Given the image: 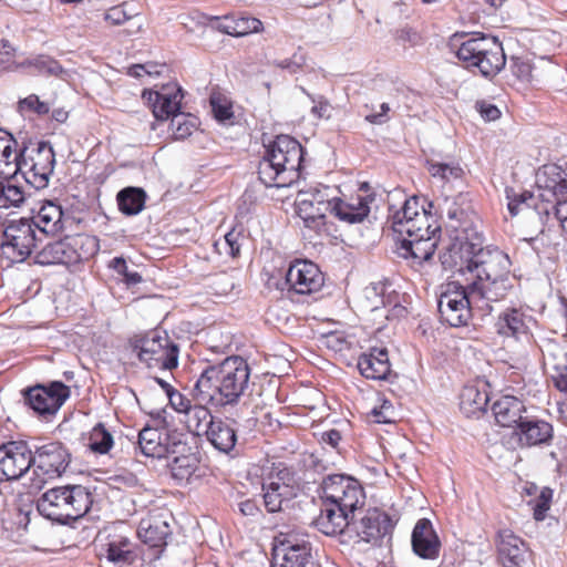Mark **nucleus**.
Here are the masks:
<instances>
[{
  "label": "nucleus",
  "instance_id": "nucleus-1",
  "mask_svg": "<svg viewBox=\"0 0 567 567\" xmlns=\"http://www.w3.org/2000/svg\"><path fill=\"white\" fill-rule=\"evenodd\" d=\"M482 244L481 235H475L474 240L458 238L450 243L440 255L443 268L464 276L467 284L512 275L509 257L498 248H484Z\"/></svg>",
  "mask_w": 567,
  "mask_h": 567
},
{
  "label": "nucleus",
  "instance_id": "nucleus-2",
  "mask_svg": "<svg viewBox=\"0 0 567 567\" xmlns=\"http://www.w3.org/2000/svg\"><path fill=\"white\" fill-rule=\"evenodd\" d=\"M250 388V367L239 355H230L221 362L204 369L195 382L192 395L198 402H212L216 408L238 404Z\"/></svg>",
  "mask_w": 567,
  "mask_h": 567
},
{
  "label": "nucleus",
  "instance_id": "nucleus-3",
  "mask_svg": "<svg viewBox=\"0 0 567 567\" xmlns=\"http://www.w3.org/2000/svg\"><path fill=\"white\" fill-rule=\"evenodd\" d=\"M303 147L289 135H278L267 146L258 164V177L266 187H289L301 175Z\"/></svg>",
  "mask_w": 567,
  "mask_h": 567
},
{
  "label": "nucleus",
  "instance_id": "nucleus-4",
  "mask_svg": "<svg viewBox=\"0 0 567 567\" xmlns=\"http://www.w3.org/2000/svg\"><path fill=\"white\" fill-rule=\"evenodd\" d=\"M449 45L466 69H476L485 78L497 75L506 64L503 44L493 35L455 33Z\"/></svg>",
  "mask_w": 567,
  "mask_h": 567
},
{
  "label": "nucleus",
  "instance_id": "nucleus-5",
  "mask_svg": "<svg viewBox=\"0 0 567 567\" xmlns=\"http://www.w3.org/2000/svg\"><path fill=\"white\" fill-rule=\"evenodd\" d=\"M92 494L83 485H61L49 488L35 501L38 513L59 525H70L82 518L92 506Z\"/></svg>",
  "mask_w": 567,
  "mask_h": 567
},
{
  "label": "nucleus",
  "instance_id": "nucleus-6",
  "mask_svg": "<svg viewBox=\"0 0 567 567\" xmlns=\"http://www.w3.org/2000/svg\"><path fill=\"white\" fill-rule=\"evenodd\" d=\"M19 154L14 156L16 171L21 173L24 181L35 189L48 186L55 166V154L47 141L20 137Z\"/></svg>",
  "mask_w": 567,
  "mask_h": 567
},
{
  "label": "nucleus",
  "instance_id": "nucleus-7",
  "mask_svg": "<svg viewBox=\"0 0 567 567\" xmlns=\"http://www.w3.org/2000/svg\"><path fill=\"white\" fill-rule=\"evenodd\" d=\"M99 240L94 236L74 235L47 244L34 256L41 266L63 265L75 267L90 260L99 251Z\"/></svg>",
  "mask_w": 567,
  "mask_h": 567
},
{
  "label": "nucleus",
  "instance_id": "nucleus-8",
  "mask_svg": "<svg viewBox=\"0 0 567 567\" xmlns=\"http://www.w3.org/2000/svg\"><path fill=\"white\" fill-rule=\"evenodd\" d=\"M130 347L148 369L173 370L178 365V346L165 331L151 330L130 339Z\"/></svg>",
  "mask_w": 567,
  "mask_h": 567
},
{
  "label": "nucleus",
  "instance_id": "nucleus-9",
  "mask_svg": "<svg viewBox=\"0 0 567 567\" xmlns=\"http://www.w3.org/2000/svg\"><path fill=\"white\" fill-rule=\"evenodd\" d=\"M535 183L540 202L554 210L567 234V173L558 165H544L537 171Z\"/></svg>",
  "mask_w": 567,
  "mask_h": 567
},
{
  "label": "nucleus",
  "instance_id": "nucleus-10",
  "mask_svg": "<svg viewBox=\"0 0 567 567\" xmlns=\"http://www.w3.org/2000/svg\"><path fill=\"white\" fill-rule=\"evenodd\" d=\"M71 452L59 441H51L31 449L33 486H42L51 480L61 477L71 463Z\"/></svg>",
  "mask_w": 567,
  "mask_h": 567
},
{
  "label": "nucleus",
  "instance_id": "nucleus-11",
  "mask_svg": "<svg viewBox=\"0 0 567 567\" xmlns=\"http://www.w3.org/2000/svg\"><path fill=\"white\" fill-rule=\"evenodd\" d=\"M475 307L477 308V302L475 298H472L468 284H447L437 300L442 321L454 328L466 326L472 318V309Z\"/></svg>",
  "mask_w": 567,
  "mask_h": 567
},
{
  "label": "nucleus",
  "instance_id": "nucleus-12",
  "mask_svg": "<svg viewBox=\"0 0 567 567\" xmlns=\"http://www.w3.org/2000/svg\"><path fill=\"white\" fill-rule=\"evenodd\" d=\"M322 501L354 515V512L364 504L363 487L352 476L331 474L323 478L321 484Z\"/></svg>",
  "mask_w": 567,
  "mask_h": 567
},
{
  "label": "nucleus",
  "instance_id": "nucleus-13",
  "mask_svg": "<svg viewBox=\"0 0 567 567\" xmlns=\"http://www.w3.org/2000/svg\"><path fill=\"white\" fill-rule=\"evenodd\" d=\"M35 228L31 219H11L4 227L1 255L11 262H22L35 247Z\"/></svg>",
  "mask_w": 567,
  "mask_h": 567
},
{
  "label": "nucleus",
  "instance_id": "nucleus-14",
  "mask_svg": "<svg viewBox=\"0 0 567 567\" xmlns=\"http://www.w3.org/2000/svg\"><path fill=\"white\" fill-rule=\"evenodd\" d=\"M394 528V522L384 511L372 507L368 508L360 519L353 516L348 528V539L343 543H371L377 544L388 535H391Z\"/></svg>",
  "mask_w": 567,
  "mask_h": 567
},
{
  "label": "nucleus",
  "instance_id": "nucleus-15",
  "mask_svg": "<svg viewBox=\"0 0 567 567\" xmlns=\"http://www.w3.org/2000/svg\"><path fill=\"white\" fill-rule=\"evenodd\" d=\"M323 284L324 276L315 262L297 259L290 264L277 288L288 293L311 295L321 290Z\"/></svg>",
  "mask_w": 567,
  "mask_h": 567
},
{
  "label": "nucleus",
  "instance_id": "nucleus-16",
  "mask_svg": "<svg viewBox=\"0 0 567 567\" xmlns=\"http://www.w3.org/2000/svg\"><path fill=\"white\" fill-rule=\"evenodd\" d=\"M24 404L39 416L54 415L70 396V389L61 381L48 386L37 384L22 390Z\"/></svg>",
  "mask_w": 567,
  "mask_h": 567
},
{
  "label": "nucleus",
  "instance_id": "nucleus-17",
  "mask_svg": "<svg viewBox=\"0 0 567 567\" xmlns=\"http://www.w3.org/2000/svg\"><path fill=\"white\" fill-rule=\"evenodd\" d=\"M31 465V447L27 442L10 441L0 446V482L20 478Z\"/></svg>",
  "mask_w": 567,
  "mask_h": 567
},
{
  "label": "nucleus",
  "instance_id": "nucleus-18",
  "mask_svg": "<svg viewBox=\"0 0 567 567\" xmlns=\"http://www.w3.org/2000/svg\"><path fill=\"white\" fill-rule=\"evenodd\" d=\"M271 567H318L311 554V544L292 536L275 546Z\"/></svg>",
  "mask_w": 567,
  "mask_h": 567
},
{
  "label": "nucleus",
  "instance_id": "nucleus-19",
  "mask_svg": "<svg viewBox=\"0 0 567 567\" xmlns=\"http://www.w3.org/2000/svg\"><path fill=\"white\" fill-rule=\"evenodd\" d=\"M516 278L514 275L495 278V280H472L468 286L472 291V298H475L477 308L491 311V302H497L506 298L514 288Z\"/></svg>",
  "mask_w": 567,
  "mask_h": 567
},
{
  "label": "nucleus",
  "instance_id": "nucleus-20",
  "mask_svg": "<svg viewBox=\"0 0 567 567\" xmlns=\"http://www.w3.org/2000/svg\"><path fill=\"white\" fill-rule=\"evenodd\" d=\"M458 198H445L443 212L446 215V228L451 233V243H455L458 238L465 240H474L475 235H480L473 228V220L467 208L463 207Z\"/></svg>",
  "mask_w": 567,
  "mask_h": 567
},
{
  "label": "nucleus",
  "instance_id": "nucleus-21",
  "mask_svg": "<svg viewBox=\"0 0 567 567\" xmlns=\"http://www.w3.org/2000/svg\"><path fill=\"white\" fill-rule=\"evenodd\" d=\"M182 443L173 439L168 432L144 427L138 433V446L141 452L148 457L163 458L178 452Z\"/></svg>",
  "mask_w": 567,
  "mask_h": 567
},
{
  "label": "nucleus",
  "instance_id": "nucleus-22",
  "mask_svg": "<svg viewBox=\"0 0 567 567\" xmlns=\"http://www.w3.org/2000/svg\"><path fill=\"white\" fill-rule=\"evenodd\" d=\"M515 434L522 447L549 446L554 439V426L545 420L527 415L518 423Z\"/></svg>",
  "mask_w": 567,
  "mask_h": 567
},
{
  "label": "nucleus",
  "instance_id": "nucleus-23",
  "mask_svg": "<svg viewBox=\"0 0 567 567\" xmlns=\"http://www.w3.org/2000/svg\"><path fill=\"white\" fill-rule=\"evenodd\" d=\"M146 95L152 103L153 114L157 120H172L173 116L182 114L183 93L177 84L165 85L161 91L144 92L143 96Z\"/></svg>",
  "mask_w": 567,
  "mask_h": 567
},
{
  "label": "nucleus",
  "instance_id": "nucleus-24",
  "mask_svg": "<svg viewBox=\"0 0 567 567\" xmlns=\"http://www.w3.org/2000/svg\"><path fill=\"white\" fill-rule=\"evenodd\" d=\"M497 555L503 567H524L528 560V547L511 529H503L497 535Z\"/></svg>",
  "mask_w": 567,
  "mask_h": 567
},
{
  "label": "nucleus",
  "instance_id": "nucleus-25",
  "mask_svg": "<svg viewBox=\"0 0 567 567\" xmlns=\"http://www.w3.org/2000/svg\"><path fill=\"white\" fill-rule=\"evenodd\" d=\"M352 519L353 515L323 501L320 515L315 519L313 524L322 534L327 536L340 535L343 542L348 539V528Z\"/></svg>",
  "mask_w": 567,
  "mask_h": 567
},
{
  "label": "nucleus",
  "instance_id": "nucleus-26",
  "mask_svg": "<svg viewBox=\"0 0 567 567\" xmlns=\"http://www.w3.org/2000/svg\"><path fill=\"white\" fill-rule=\"evenodd\" d=\"M412 549L422 559H436L440 556L441 542L427 518L416 522L411 536Z\"/></svg>",
  "mask_w": 567,
  "mask_h": 567
},
{
  "label": "nucleus",
  "instance_id": "nucleus-27",
  "mask_svg": "<svg viewBox=\"0 0 567 567\" xmlns=\"http://www.w3.org/2000/svg\"><path fill=\"white\" fill-rule=\"evenodd\" d=\"M102 550L105 558L116 567H130L137 558L135 544L121 534L107 535Z\"/></svg>",
  "mask_w": 567,
  "mask_h": 567
},
{
  "label": "nucleus",
  "instance_id": "nucleus-28",
  "mask_svg": "<svg viewBox=\"0 0 567 567\" xmlns=\"http://www.w3.org/2000/svg\"><path fill=\"white\" fill-rule=\"evenodd\" d=\"M357 367L367 379L384 380L391 371L389 353L385 348H372L358 358Z\"/></svg>",
  "mask_w": 567,
  "mask_h": 567
},
{
  "label": "nucleus",
  "instance_id": "nucleus-29",
  "mask_svg": "<svg viewBox=\"0 0 567 567\" xmlns=\"http://www.w3.org/2000/svg\"><path fill=\"white\" fill-rule=\"evenodd\" d=\"M492 411L497 424L504 427L515 426V430L526 416L524 402L513 395H503L497 399L492 405Z\"/></svg>",
  "mask_w": 567,
  "mask_h": 567
},
{
  "label": "nucleus",
  "instance_id": "nucleus-30",
  "mask_svg": "<svg viewBox=\"0 0 567 567\" xmlns=\"http://www.w3.org/2000/svg\"><path fill=\"white\" fill-rule=\"evenodd\" d=\"M391 227L396 234L399 244H401V239L413 237L422 238V236L435 234L440 229L437 226L433 227V225L430 224V216L424 207H422L421 215H416V217L410 220L396 219L391 223Z\"/></svg>",
  "mask_w": 567,
  "mask_h": 567
},
{
  "label": "nucleus",
  "instance_id": "nucleus-31",
  "mask_svg": "<svg viewBox=\"0 0 567 567\" xmlns=\"http://www.w3.org/2000/svg\"><path fill=\"white\" fill-rule=\"evenodd\" d=\"M234 423L235 422H229L227 420L216 419L205 434L207 441L217 451L227 455H230L235 450L237 442V430L235 429Z\"/></svg>",
  "mask_w": 567,
  "mask_h": 567
},
{
  "label": "nucleus",
  "instance_id": "nucleus-32",
  "mask_svg": "<svg viewBox=\"0 0 567 567\" xmlns=\"http://www.w3.org/2000/svg\"><path fill=\"white\" fill-rule=\"evenodd\" d=\"M435 234H427L422 238H404L399 244V254L403 258H412L413 260L422 264L431 259L435 251L436 243L434 240Z\"/></svg>",
  "mask_w": 567,
  "mask_h": 567
},
{
  "label": "nucleus",
  "instance_id": "nucleus-33",
  "mask_svg": "<svg viewBox=\"0 0 567 567\" xmlns=\"http://www.w3.org/2000/svg\"><path fill=\"white\" fill-rule=\"evenodd\" d=\"M372 198L369 196H358L357 198L351 199L349 203L337 198L334 206H332L331 214H333L340 220L347 221L349 224L361 223L365 217H368L370 213L369 204Z\"/></svg>",
  "mask_w": 567,
  "mask_h": 567
},
{
  "label": "nucleus",
  "instance_id": "nucleus-34",
  "mask_svg": "<svg viewBox=\"0 0 567 567\" xmlns=\"http://www.w3.org/2000/svg\"><path fill=\"white\" fill-rule=\"evenodd\" d=\"M31 221L34 228L47 235H56L64 228L62 208L53 202L44 203Z\"/></svg>",
  "mask_w": 567,
  "mask_h": 567
},
{
  "label": "nucleus",
  "instance_id": "nucleus-35",
  "mask_svg": "<svg viewBox=\"0 0 567 567\" xmlns=\"http://www.w3.org/2000/svg\"><path fill=\"white\" fill-rule=\"evenodd\" d=\"M496 331L505 337L518 339L528 333V324L525 313L516 308H511L502 312L496 322Z\"/></svg>",
  "mask_w": 567,
  "mask_h": 567
},
{
  "label": "nucleus",
  "instance_id": "nucleus-36",
  "mask_svg": "<svg viewBox=\"0 0 567 567\" xmlns=\"http://www.w3.org/2000/svg\"><path fill=\"white\" fill-rule=\"evenodd\" d=\"M169 534V525L159 518L142 519L137 528V535L141 540L151 547L166 545V538Z\"/></svg>",
  "mask_w": 567,
  "mask_h": 567
},
{
  "label": "nucleus",
  "instance_id": "nucleus-37",
  "mask_svg": "<svg viewBox=\"0 0 567 567\" xmlns=\"http://www.w3.org/2000/svg\"><path fill=\"white\" fill-rule=\"evenodd\" d=\"M295 206L298 216L303 220L307 228L320 230L326 225L327 213L319 210V206L306 193H298Z\"/></svg>",
  "mask_w": 567,
  "mask_h": 567
},
{
  "label": "nucleus",
  "instance_id": "nucleus-38",
  "mask_svg": "<svg viewBox=\"0 0 567 567\" xmlns=\"http://www.w3.org/2000/svg\"><path fill=\"white\" fill-rule=\"evenodd\" d=\"M213 20L216 22V29L233 37H244L258 32L262 28L261 21L252 17H240L238 19L214 17Z\"/></svg>",
  "mask_w": 567,
  "mask_h": 567
},
{
  "label": "nucleus",
  "instance_id": "nucleus-39",
  "mask_svg": "<svg viewBox=\"0 0 567 567\" xmlns=\"http://www.w3.org/2000/svg\"><path fill=\"white\" fill-rule=\"evenodd\" d=\"M488 393L477 385H465L460 394V409L466 416H474L486 411Z\"/></svg>",
  "mask_w": 567,
  "mask_h": 567
},
{
  "label": "nucleus",
  "instance_id": "nucleus-40",
  "mask_svg": "<svg viewBox=\"0 0 567 567\" xmlns=\"http://www.w3.org/2000/svg\"><path fill=\"white\" fill-rule=\"evenodd\" d=\"M206 404H212V402L196 401L185 414V424L188 431L197 436L205 435L216 420Z\"/></svg>",
  "mask_w": 567,
  "mask_h": 567
},
{
  "label": "nucleus",
  "instance_id": "nucleus-41",
  "mask_svg": "<svg viewBox=\"0 0 567 567\" xmlns=\"http://www.w3.org/2000/svg\"><path fill=\"white\" fill-rule=\"evenodd\" d=\"M172 477L178 485L189 484L193 478H198L196 474L199 470V460L194 454L175 456L169 463Z\"/></svg>",
  "mask_w": 567,
  "mask_h": 567
},
{
  "label": "nucleus",
  "instance_id": "nucleus-42",
  "mask_svg": "<svg viewBox=\"0 0 567 567\" xmlns=\"http://www.w3.org/2000/svg\"><path fill=\"white\" fill-rule=\"evenodd\" d=\"M146 198V192L135 186L125 187L116 195L118 209L126 216L140 214L145 207Z\"/></svg>",
  "mask_w": 567,
  "mask_h": 567
},
{
  "label": "nucleus",
  "instance_id": "nucleus-43",
  "mask_svg": "<svg viewBox=\"0 0 567 567\" xmlns=\"http://www.w3.org/2000/svg\"><path fill=\"white\" fill-rule=\"evenodd\" d=\"M262 492L264 505L269 513L279 512L282 503L295 495V491L289 489L282 482H264Z\"/></svg>",
  "mask_w": 567,
  "mask_h": 567
},
{
  "label": "nucleus",
  "instance_id": "nucleus-44",
  "mask_svg": "<svg viewBox=\"0 0 567 567\" xmlns=\"http://www.w3.org/2000/svg\"><path fill=\"white\" fill-rule=\"evenodd\" d=\"M426 168L433 178L443 183L462 181L465 175L463 167L457 162H437L427 159Z\"/></svg>",
  "mask_w": 567,
  "mask_h": 567
},
{
  "label": "nucleus",
  "instance_id": "nucleus-45",
  "mask_svg": "<svg viewBox=\"0 0 567 567\" xmlns=\"http://www.w3.org/2000/svg\"><path fill=\"white\" fill-rule=\"evenodd\" d=\"M27 64L42 75L54 76L63 81H68L71 78V72L50 55L40 54L28 60Z\"/></svg>",
  "mask_w": 567,
  "mask_h": 567
},
{
  "label": "nucleus",
  "instance_id": "nucleus-46",
  "mask_svg": "<svg viewBox=\"0 0 567 567\" xmlns=\"http://www.w3.org/2000/svg\"><path fill=\"white\" fill-rule=\"evenodd\" d=\"M505 197L507 200V209L511 216L513 217L519 213L522 206L530 207L532 205H535V208L538 210V213H549V207L547 206V204L543 203L544 205L539 206L536 203H534L535 197L539 198L537 194L534 195L528 192L517 194L514 188L506 187Z\"/></svg>",
  "mask_w": 567,
  "mask_h": 567
},
{
  "label": "nucleus",
  "instance_id": "nucleus-47",
  "mask_svg": "<svg viewBox=\"0 0 567 567\" xmlns=\"http://www.w3.org/2000/svg\"><path fill=\"white\" fill-rule=\"evenodd\" d=\"M372 289H373L375 296L379 295V290H380L381 303H382L383 308L386 309V315H385L386 319L401 318L406 315V308L400 303V296L398 293L392 291V292H388V295L385 296V286L384 285L374 286Z\"/></svg>",
  "mask_w": 567,
  "mask_h": 567
},
{
  "label": "nucleus",
  "instance_id": "nucleus-48",
  "mask_svg": "<svg viewBox=\"0 0 567 567\" xmlns=\"http://www.w3.org/2000/svg\"><path fill=\"white\" fill-rule=\"evenodd\" d=\"M24 198L22 187L0 178V208L20 207Z\"/></svg>",
  "mask_w": 567,
  "mask_h": 567
},
{
  "label": "nucleus",
  "instance_id": "nucleus-49",
  "mask_svg": "<svg viewBox=\"0 0 567 567\" xmlns=\"http://www.w3.org/2000/svg\"><path fill=\"white\" fill-rule=\"evenodd\" d=\"M114 444L112 434L102 423H97L89 436V447L97 454H106Z\"/></svg>",
  "mask_w": 567,
  "mask_h": 567
},
{
  "label": "nucleus",
  "instance_id": "nucleus-50",
  "mask_svg": "<svg viewBox=\"0 0 567 567\" xmlns=\"http://www.w3.org/2000/svg\"><path fill=\"white\" fill-rule=\"evenodd\" d=\"M301 193H306L309 195V198L313 200L317 206H319V210L326 213H332V206L337 200L336 189L329 186L313 187L309 190H300Z\"/></svg>",
  "mask_w": 567,
  "mask_h": 567
},
{
  "label": "nucleus",
  "instance_id": "nucleus-51",
  "mask_svg": "<svg viewBox=\"0 0 567 567\" xmlns=\"http://www.w3.org/2000/svg\"><path fill=\"white\" fill-rule=\"evenodd\" d=\"M169 126L175 140H184L192 135L197 126V121L195 117L182 113L172 117Z\"/></svg>",
  "mask_w": 567,
  "mask_h": 567
},
{
  "label": "nucleus",
  "instance_id": "nucleus-52",
  "mask_svg": "<svg viewBox=\"0 0 567 567\" xmlns=\"http://www.w3.org/2000/svg\"><path fill=\"white\" fill-rule=\"evenodd\" d=\"M551 498L553 491L549 487H544L535 499L528 502L532 506L533 515L536 520H543L546 517V513L550 507Z\"/></svg>",
  "mask_w": 567,
  "mask_h": 567
},
{
  "label": "nucleus",
  "instance_id": "nucleus-53",
  "mask_svg": "<svg viewBox=\"0 0 567 567\" xmlns=\"http://www.w3.org/2000/svg\"><path fill=\"white\" fill-rule=\"evenodd\" d=\"M363 110L364 120L370 124L382 125L390 121L389 113L391 111V107L388 103H381L379 105V110H375L374 106H369L368 104H365L363 106Z\"/></svg>",
  "mask_w": 567,
  "mask_h": 567
},
{
  "label": "nucleus",
  "instance_id": "nucleus-54",
  "mask_svg": "<svg viewBox=\"0 0 567 567\" xmlns=\"http://www.w3.org/2000/svg\"><path fill=\"white\" fill-rule=\"evenodd\" d=\"M416 215H421V212L419 210V199L413 196L406 198L401 209L395 210L390 218L392 223L396 219L410 220L413 219V217H416Z\"/></svg>",
  "mask_w": 567,
  "mask_h": 567
},
{
  "label": "nucleus",
  "instance_id": "nucleus-55",
  "mask_svg": "<svg viewBox=\"0 0 567 567\" xmlns=\"http://www.w3.org/2000/svg\"><path fill=\"white\" fill-rule=\"evenodd\" d=\"M19 107L22 111L28 110L38 115H45L50 112V105L47 102L41 101L35 94H30L23 100H20Z\"/></svg>",
  "mask_w": 567,
  "mask_h": 567
},
{
  "label": "nucleus",
  "instance_id": "nucleus-56",
  "mask_svg": "<svg viewBox=\"0 0 567 567\" xmlns=\"http://www.w3.org/2000/svg\"><path fill=\"white\" fill-rule=\"evenodd\" d=\"M210 106L212 112L216 120L219 122H224L226 120H229L233 117L234 113L231 111V106L225 102L221 101L219 96L212 95L210 96Z\"/></svg>",
  "mask_w": 567,
  "mask_h": 567
},
{
  "label": "nucleus",
  "instance_id": "nucleus-57",
  "mask_svg": "<svg viewBox=\"0 0 567 567\" xmlns=\"http://www.w3.org/2000/svg\"><path fill=\"white\" fill-rule=\"evenodd\" d=\"M511 71L519 80H528L532 75L530 63L519 56H512Z\"/></svg>",
  "mask_w": 567,
  "mask_h": 567
},
{
  "label": "nucleus",
  "instance_id": "nucleus-58",
  "mask_svg": "<svg viewBox=\"0 0 567 567\" xmlns=\"http://www.w3.org/2000/svg\"><path fill=\"white\" fill-rule=\"evenodd\" d=\"M21 142L19 143L17 140H10L7 142H0V153L1 159L6 166H10L11 164L16 165V161L13 159L16 155L19 154V150L16 151L14 147L20 148Z\"/></svg>",
  "mask_w": 567,
  "mask_h": 567
},
{
  "label": "nucleus",
  "instance_id": "nucleus-59",
  "mask_svg": "<svg viewBox=\"0 0 567 567\" xmlns=\"http://www.w3.org/2000/svg\"><path fill=\"white\" fill-rule=\"evenodd\" d=\"M243 238L241 231L233 228L224 237V244L227 247V254L231 257L239 256L240 252V239Z\"/></svg>",
  "mask_w": 567,
  "mask_h": 567
},
{
  "label": "nucleus",
  "instance_id": "nucleus-60",
  "mask_svg": "<svg viewBox=\"0 0 567 567\" xmlns=\"http://www.w3.org/2000/svg\"><path fill=\"white\" fill-rule=\"evenodd\" d=\"M168 400L171 406L178 413H183L184 415L188 412V410L192 408V402L188 398H186L184 394H182L176 389L168 393Z\"/></svg>",
  "mask_w": 567,
  "mask_h": 567
},
{
  "label": "nucleus",
  "instance_id": "nucleus-61",
  "mask_svg": "<svg viewBox=\"0 0 567 567\" xmlns=\"http://www.w3.org/2000/svg\"><path fill=\"white\" fill-rule=\"evenodd\" d=\"M302 92H305L313 103V106L311 109V113L313 116H316L317 118L329 117L328 111L330 105L323 96L311 95L307 93L305 89H302Z\"/></svg>",
  "mask_w": 567,
  "mask_h": 567
},
{
  "label": "nucleus",
  "instance_id": "nucleus-62",
  "mask_svg": "<svg viewBox=\"0 0 567 567\" xmlns=\"http://www.w3.org/2000/svg\"><path fill=\"white\" fill-rule=\"evenodd\" d=\"M14 50L8 41L0 42V73L11 68L14 62Z\"/></svg>",
  "mask_w": 567,
  "mask_h": 567
},
{
  "label": "nucleus",
  "instance_id": "nucleus-63",
  "mask_svg": "<svg viewBox=\"0 0 567 567\" xmlns=\"http://www.w3.org/2000/svg\"><path fill=\"white\" fill-rule=\"evenodd\" d=\"M264 482L285 483L287 487L293 491V474L286 467L278 468L276 473H270Z\"/></svg>",
  "mask_w": 567,
  "mask_h": 567
},
{
  "label": "nucleus",
  "instance_id": "nucleus-64",
  "mask_svg": "<svg viewBox=\"0 0 567 567\" xmlns=\"http://www.w3.org/2000/svg\"><path fill=\"white\" fill-rule=\"evenodd\" d=\"M131 18L130 14L123 9L122 6H116L107 10L105 13V20L113 25L123 24Z\"/></svg>",
  "mask_w": 567,
  "mask_h": 567
}]
</instances>
